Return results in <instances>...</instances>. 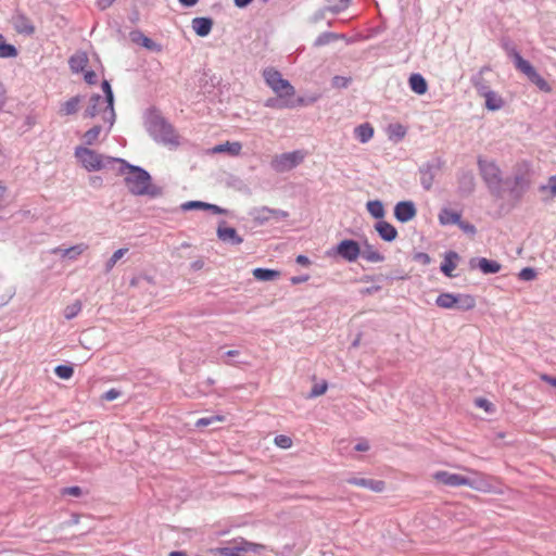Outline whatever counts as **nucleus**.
<instances>
[{"label":"nucleus","instance_id":"49530a36","mask_svg":"<svg viewBox=\"0 0 556 556\" xmlns=\"http://www.w3.org/2000/svg\"><path fill=\"white\" fill-rule=\"evenodd\" d=\"M390 136H396L399 139H402L406 135V128L401 124H393L389 126Z\"/></svg>","mask_w":556,"mask_h":556},{"label":"nucleus","instance_id":"680f3d73","mask_svg":"<svg viewBox=\"0 0 556 556\" xmlns=\"http://www.w3.org/2000/svg\"><path fill=\"white\" fill-rule=\"evenodd\" d=\"M114 1L115 0H98V7L101 10H105L106 8L111 7Z\"/></svg>","mask_w":556,"mask_h":556},{"label":"nucleus","instance_id":"72a5a7b5","mask_svg":"<svg viewBox=\"0 0 556 556\" xmlns=\"http://www.w3.org/2000/svg\"><path fill=\"white\" fill-rule=\"evenodd\" d=\"M88 63V58L85 53H76L70 59V66L74 72L83 71Z\"/></svg>","mask_w":556,"mask_h":556},{"label":"nucleus","instance_id":"69168bd1","mask_svg":"<svg viewBox=\"0 0 556 556\" xmlns=\"http://www.w3.org/2000/svg\"><path fill=\"white\" fill-rule=\"evenodd\" d=\"M308 280V276H303V277H292L291 278V282L293 285H298V283H302V282H305Z\"/></svg>","mask_w":556,"mask_h":556},{"label":"nucleus","instance_id":"8fccbe9b","mask_svg":"<svg viewBox=\"0 0 556 556\" xmlns=\"http://www.w3.org/2000/svg\"><path fill=\"white\" fill-rule=\"evenodd\" d=\"M328 389L327 382H323L321 384H316L312 388L309 397H316L323 395Z\"/></svg>","mask_w":556,"mask_h":556},{"label":"nucleus","instance_id":"3c124183","mask_svg":"<svg viewBox=\"0 0 556 556\" xmlns=\"http://www.w3.org/2000/svg\"><path fill=\"white\" fill-rule=\"evenodd\" d=\"M519 277L522 280H532L535 278V271L532 268L527 267L519 273Z\"/></svg>","mask_w":556,"mask_h":556},{"label":"nucleus","instance_id":"e2e57ef3","mask_svg":"<svg viewBox=\"0 0 556 556\" xmlns=\"http://www.w3.org/2000/svg\"><path fill=\"white\" fill-rule=\"evenodd\" d=\"M541 379L545 382H547L548 384L553 386L556 388V378L554 377H551L548 375H542L541 376Z\"/></svg>","mask_w":556,"mask_h":556},{"label":"nucleus","instance_id":"c756f323","mask_svg":"<svg viewBox=\"0 0 556 556\" xmlns=\"http://www.w3.org/2000/svg\"><path fill=\"white\" fill-rule=\"evenodd\" d=\"M484 71H489V68L488 67L481 68L479 72V75L472 79V85L476 88V90L480 97H482L483 94H485L486 92H489L491 90L490 86L482 77V74L484 73Z\"/></svg>","mask_w":556,"mask_h":556},{"label":"nucleus","instance_id":"338daca9","mask_svg":"<svg viewBox=\"0 0 556 556\" xmlns=\"http://www.w3.org/2000/svg\"><path fill=\"white\" fill-rule=\"evenodd\" d=\"M236 7L238 8H244L247 7L249 3L252 2V0H233Z\"/></svg>","mask_w":556,"mask_h":556},{"label":"nucleus","instance_id":"9b49d317","mask_svg":"<svg viewBox=\"0 0 556 556\" xmlns=\"http://www.w3.org/2000/svg\"><path fill=\"white\" fill-rule=\"evenodd\" d=\"M348 482L350 484L362 486L369 489L374 492H382L386 489V483L381 480H372V479H364V478H353L349 479Z\"/></svg>","mask_w":556,"mask_h":556},{"label":"nucleus","instance_id":"0eeeda50","mask_svg":"<svg viewBox=\"0 0 556 556\" xmlns=\"http://www.w3.org/2000/svg\"><path fill=\"white\" fill-rule=\"evenodd\" d=\"M337 253L340 255L343 260L348 262H355L358 256L361 255V247L358 242L352 240V239H345L342 240L337 245Z\"/></svg>","mask_w":556,"mask_h":556},{"label":"nucleus","instance_id":"6ab92c4d","mask_svg":"<svg viewBox=\"0 0 556 556\" xmlns=\"http://www.w3.org/2000/svg\"><path fill=\"white\" fill-rule=\"evenodd\" d=\"M213 22L207 17H195L192 21V28L197 35L204 37L207 36L212 29Z\"/></svg>","mask_w":556,"mask_h":556},{"label":"nucleus","instance_id":"79ce46f5","mask_svg":"<svg viewBox=\"0 0 556 556\" xmlns=\"http://www.w3.org/2000/svg\"><path fill=\"white\" fill-rule=\"evenodd\" d=\"M225 421V416L223 415H215L211 417H203L197 420L195 426L198 428L210 426L214 422H223Z\"/></svg>","mask_w":556,"mask_h":556},{"label":"nucleus","instance_id":"4468645a","mask_svg":"<svg viewBox=\"0 0 556 556\" xmlns=\"http://www.w3.org/2000/svg\"><path fill=\"white\" fill-rule=\"evenodd\" d=\"M482 98H484L485 108L489 111H498L503 109L505 105V100L503 99V97L493 90H490L489 92L483 94Z\"/></svg>","mask_w":556,"mask_h":556},{"label":"nucleus","instance_id":"f03ea898","mask_svg":"<svg viewBox=\"0 0 556 556\" xmlns=\"http://www.w3.org/2000/svg\"><path fill=\"white\" fill-rule=\"evenodd\" d=\"M114 173L125 177V185L130 193L135 195L156 194L151 184V176L143 168L130 165L119 159Z\"/></svg>","mask_w":556,"mask_h":556},{"label":"nucleus","instance_id":"f704fd0d","mask_svg":"<svg viewBox=\"0 0 556 556\" xmlns=\"http://www.w3.org/2000/svg\"><path fill=\"white\" fill-rule=\"evenodd\" d=\"M479 268L484 274H495L501 270V264L482 257L479 260Z\"/></svg>","mask_w":556,"mask_h":556},{"label":"nucleus","instance_id":"f8f14e48","mask_svg":"<svg viewBox=\"0 0 556 556\" xmlns=\"http://www.w3.org/2000/svg\"><path fill=\"white\" fill-rule=\"evenodd\" d=\"M377 232L379 233L380 238L384 241H393L397 237V230L393 225L386 220H380L375 226Z\"/></svg>","mask_w":556,"mask_h":556},{"label":"nucleus","instance_id":"7ed1b4c3","mask_svg":"<svg viewBox=\"0 0 556 556\" xmlns=\"http://www.w3.org/2000/svg\"><path fill=\"white\" fill-rule=\"evenodd\" d=\"M266 84L271 90L281 99L279 108H294L304 103L302 98L295 99L294 87L286 79L282 78L281 74L275 68H266L263 72Z\"/></svg>","mask_w":556,"mask_h":556},{"label":"nucleus","instance_id":"c03bdc74","mask_svg":"<svg viewBox=\"0 0 556 556\" xmlns=\"http://www.w3.org/2000/svg\"><path fill=\"white\" fill-rule=\"evenodd\" d=\"M101 132V126H94L84 135V140L87 144H92Z\"/></svg>","mask_w":556,"mask_h":556},{"label":"nucleus","instance_id":"cd10ccee","mask_svg":"<svg viewBox=\"0 0 556 556\" xmlns=\"http://www.w3.org/2000/svg\"><path fill=\"white\" fill-rule=\"evenodd\" d=\"M79 104L80 98L73 97L61 105L59 113L63 116L75 114L78 111Z\"/></svg>","mask_w":556,"mask_h":556},{"label":"nucleus","instance_id":"bf43d9fd","mask_svg":"<svg viewBox=\"0 0 556 556\" xmlns=\"http://www.w3.org/2000/svg\"><path fill=\"white\" fill-rule=\"evenodd\" d=\"M355 450L358 452H366L369 450V444L367 441H362L355 445Z\"/></svg>","mask_w":556,"mask_h":556},{"label":"nucleus","instance_id":"e433bc0d","mask_svg":"<svg viewBox=\"0 0 556 556\" xmlns=\"http://www.w3.org/2000/svg\"><path fill=\"white\" fill-rule=\"evenodd\" d=\"M17 55V50L14 46L5 43L2 35H0V58H14Z\"/></svg>","mask_w":556,"mask_h":556},{"label":"nucleus","instance_id":"4c0bfd02","mask_svg":"<svg viewBox=\"0 0 556 556\" xmlns=\"http://www.w3.org/2000/svg\"><path fill=\"white\" fill-rule=\"evenodd\" d=\"M81 307H83L81 302L79 300H76L74 303L67 305L64 308V317L66 319H72V318L76 317L80 313Z\"/></svg>","mask_w":556,"mask_h":556},{"label":"nucleus","instance_id":"ea45409f","mask_svg":"<svg viewBox=\"0 0 556 556\" xmlns=\"http://www.w3.org/2000/svg\"><path fill=\"white\" fill-rule=\"evenodd\" d=\"M55 375L64 380H67L73 377L74 368L68 365H59L54 368Z\"/></svg>","mask_w":556,"mask_h":556},{"label":"nucleus","instance_id":"423d86ee","mask_svg":"<svg viewBox=\"0 0 556 556\" xmlns=\"http://www.w3.org/2000/svg\"><path fill=\"white\" fill-rule=\"evenodd\" d=\"M265 548L264 545L242 540L239 545L233 548L220 547L215 552L222 556H241L242 553L254 552L258 553Z\"/></svg>","mask_w":556,"mask_h":556},{"label":"nucleus","instance_id":"09e8293b","mask_svg":"<svg viewBox=\"0 0 556 556\" xmlns=\"http://www.w3.org/2000/svg\"><path fill=\"white\" fill-rule=\"evenodd\" d=\"M541 191H546L548 190L549 191V194L552 197H556V175L555 176H551L548 178V182L546 186H542L540 188Z\"/></svg>","mask_w":556,"mask_h":556},{"label":"nucleus","instance_id":"1a4fd4ad","mask_svg":"<svg viewBox=\"0 0 556 556\" xmlns=\"http://www.w3.org/2000/svg\"><path fill=\"white\" fill-rule=\"evenodd\" d=\"M394 216L401 223H406L416 216V208L413 202H399L394 207Z\"/></svg>","mask_w":556,"mask_h":556},{"label":"nucleus","instance_id":"4be33fe9","mask_svg":"<svg viewBox=\"0 0 556 556\" xmlns=\"http://www.w3.org/2000/svg\"><path fill=\"white\" fill-rule=\"evenodd\" d=\"M131 40L151 51L160 52L162 50L160 45H157L152 39L148 38L142 33H139V31L131 34Z\"/></svg>","mask_w":556,"mask_h":556},{"label":"nucleus","instance_id":"a18cd8bd","mask_svg":"<svg viewBox=\"0 0 556 556\" xmlns=\"http://www.w3.org/2000/svg\"><path fill=\"white\" fill-rule=\"evenodd\" d=\"M275 444L280 448H290L293 444V441L290 437L285 434H279L275 438Z\"/></svg>","mask_w":556,"mask_h":556},{"label":"nucleus","instance_id":"774afa93","mask_svg":"<svg viewBox=\"0 0 556 556\" xmlns=\"http://www.w3.org/2000/svg\"><path fill=\"white\" fill-rule=\"evenodd\" d=\"M168 556H188V555L184 551H174V552H170Z\"/></svg>","mask_w":556,"mask_h":556},{"label":"nucleus","instance_id":"6e6d98bb","mask_svg":"<svg viewBox=\"0 0 556 556\" xmlns=\"http://www.w3.org/2000/svg\"><path fill=\"white\" fill-rule=\"evenodd\" d=\"M464 231L466 232H469V233H475L476 232V228L473 225L469 224V223H465V222H462L459 220V223L457 224Z\"/></svg>","mask_w":556,"mask_h":556},{"label":"nucleus","instance_id":"aec40b11","mask_svg":"<svg viewBox=\"0 0 556 556\" xmlns=\"http://www.w3.org/2000/svg\"><path fill=\"white\" fill-rule=\"evenodd\" d=\"M14 27L20 34L33 35L35 33V26L25 15H18L15 17Z\"/></svg>","mask_w":556,"mask_h":556},{"label":"nucleus","instance_id":"58836bf2","mask_svg":"<svg viewBox=\"0 0 556 556\" xmlns=\"http://www.w3.org/2000/svg\"><path fill=\"white\" fill-rule=\"evenodd\" d=\"M453 293H441L437 300L435 304L441 308L451 309L453 308Z\"/></svg>","mask_w":556,"mask_h":556},{"label":"nucleus","instance_id":"ddd939ff","mask_svg":"<svg viewBox=\"0 0 556 556\" xmlns=\"http://www.w3.org/2000/svg\"><path fill=\"white\" fill-rule=\"evenodd\" d=\"M453 308L470 311L476 306V299L470 294H453Z\"/></svg>","mask_w":556,"mask_h":556},{"label":"nucleus","instance_id":"473e14b6","mask_svg":"<svg viewBox=\"0 0 556 556\" xmlns=\"http://www.w3.org/2000/svg\"><path fill=\"white\" fill-rule=\"evenodd\" d=\"M181 208L184 211H189V210H193V208L212 210L215 213H220V211H222L218 206H216L214 204H207V203L200 202V201L186 202L181 205Z\"/></svg>","mask_w":556,"mask_h":556},{"label":"nucleus","instance_id":"c9c22d12","mask_svg":"<svg viewBox=\"0 0 556 556\" xmlns=\"http://www.w3.org/2000/svg\"><path fill=\"white\" fill-rule=\"evenodd\" d=\"M366 206L372 217L382 218L384 216V207L379 200L368 201Z\"/></svg>","mask_w":556,"mask_h":556},{"label":"nucleus","instance_id":"2eb2a0df","mask_svg":"<svg viewBox=\"0 0 556 556\" xmlns=\"http://www.w3.org/2000/svg\"><path fill=\"white\" fill-rule=\"evenodd\" d=\"M518 173L515 175L516 187L525 188L530 185V165L528 163H521L517 165Z\"/></svg>","mask_w":556,"mask_h":556},{"label":"nucleus","instance_id":"7c9ffc66","mask_svg":"<svg viewBox=\"0 0 556 556\" xmlns=\"http://www.w3.org/2000/svg\"><path fill=\"white\" fill-rule=\"evenodd\" d=\"M253 276L257 280L269 281L278 278L280 276V273L274 269L255 268L253 270Z\"/></svg>","mask_w":556,"mask_h":556},{"label":"nucleus","instance_id":"39448f33","mask_svg":"<svg viewBox=\"0 0 556 556\" xmlns=\"http://www.w3.org/2000/svg\"><path fill=\"white\" fill-rule=\"evenodd\" d=\"M305 155L306 154L300 150L282 153L273 159L271 166L277 172H287L301 164Z\"/></svg>","mask_w":556,"mask_h":556},{"label":"nucleus","instance_id":"6e6552de","mask_svg":"<svg viewBox=\"0 0 556 556\" xmlns=\"http://www.w3.org/2000/svg\"><path fill=\"white\" fill-rule=\"evenodd\" d=\"M478 163L481 175L489 185H498L501 182V170L493 161L479 159Z\"/></svg>","mask_w":556,"mask_h":556},{"label":"nucleus","instance_id":"13d9d810","mask_svg":"<svg viewBox=\"0 0 556 556\" xmlns=\"http://www.w3.org/2000/svg\"><path fill=\"white\" fill-rule=\"evenodd\" d=\"M96 73L92 72V71H88L85 73V80L88 83V84H94L96 83Z\"/></svg>","mask_w":556,"mask_h":556},{"label":"nucleus","instance_id":"9d476101","mask_svg":"<svg viewBox=\"0 0 556 556\" xmlns=\"http://www.w3.org/2000/svg\"><path fill=\"white\" fill-rule=\"evenodd\" d=\"M102 89L105 93L104 102L106 103L105 109L102 112V119L104 122H109L112 125L113 121H114L115 113H114V109H113V92H112L109 81L104 80L102 83Z\"/></svg>","mask_w":556,"mask_h":556},{"label":"nucleus","instance_id":"de8ad7c7","mask_svg":"<svg viewBox=\"0 0 556 556\" xmlns=\"http://www.w3.org/2000/svg\"><path fill=\"white\" fill-rule=\"evenodd\" d=\"M475 404L478 407L484 409L486 413H493L494 412L493 404L491 402H489L486 399L478 397V399H476Z\"/></svg>","mask_w":556,"mask_h":556},{"label":"nucleus","instance_id":"412c9836","mask_svg":"<svg viewBox=\"0 0 556 556\" xmlns=\"http://www.w3.org/2000/svg\"><path fill=\"white\" fill-rule=\"evenodd\" d=\"M361 254L364 260L370 263H380L384 260V256L368 242H365L363 251L361 250Z\"/></svg>","mask_w":556,"mask_h":556},{"label":"nucleus","instance_id":"5701e85b","mask_svg":"<svg viewBox=\"0 0 556 556\" xmlns=\"http://www.w3.org/2000/svg\"><path fill=\"white\" fill-rule=\"evenodd\" d=\"M513 56H514V60H515V65L516 67L521 71L525 75H527V77L530 79L531 77L534 76V74H536L538 72L534 70V67L527 61L525 60L518 52H514L513 53Z\"/></svg>","mask_w":556,"mask_h":556},{"label":"nucleus","instance_id":"a19ab883","mask_svg":"<svg viewBox=\"0 0 556 556\" xmlns=\"http://www.w3.org/2000/svg\"><path fill=\"white\" fill-rule=\"evenodd\" d=\"M128 252L127 248L116 250L110 260L106 262V271L112 270L115 264Z\"/></svg>","mask_w":556,"mask_h":556},{"label":"nucleus","instance_id":"864d4df0","mask_svg":"<svg viewBox=\"0 0 556 556\" xmlns=\"http://www.w3.org/2000/svg\"><path fill=\"white\" fill-rule=\"evenodd\" d=\"M62 493L77 497L81 495V489L79 486H70L65 488Z\"/></svg>","mask_w":556,"mask_h":556},{"label":"nucleus","instance_id":"dca6fc26","mask_svg":"<svg viewBox=\"0 0 556 556\" xmlns=\"http://www.w3.org/2000/svg\"><path fill=\"white\" fill-rule=\"evenodd\" d=\"M217 236L224 242H230L232 244H240L242 242V238L232 227H218Z\"/></svg>","mask_w":556,"mask_h":556},{"label":"nucleus","instance_id":"20e7f679","mask_svg":"<svg viewBox=\"0 0 556 556\" xmlns=\"http://www.w3.org/2000/svg\"><path fill=\"white\" fill-rule=\"evenodd\" d=\"M75 155L81 165L90 172L101 169H112L114 172L119 160L103 156L93 150L83 147L76 149Z\"/></svg>","mask_w":556,"mask_h":556},{"label":"nucleus","instance_id":"052dcab7","mask_svg":"<svg viewBox=\"0 0 556 556\" xmlns=\"http://www.w3.org/2000/svg\"><path fill=\"white\" fill-rule=\"evenodd\" d=\"M296 263L302 266H308L311 264V261L305 255H298Z\"/></svg>","mask_w":556,"mask_h":556},{"label":"nucleus","instance_id":"603ef678","mask_svg":"<svg viewBox=\"0 0 556 556\" xmlns=\"http://www.w3.org/2000/svg\"><path fill=\"white\" fill-rule=\"evenodd\" d=\"M119 395H121L119 391H117L116 389H110L102 395V399L105 401H114L117 397H119Z\"/></svg>","mask_w":556,"mask_h":556},{"label":"nucleus","instance_id":"5fc2aeb1","mask_svg":"<svg viewBox=\"0 0 556 556\" xmlns=\"http://www.w3.org/2000/svg\"><path fill=\"white\" fill-rule=\"evenodd\" d=\"M333 38V35L331 34H324L319 36L315 42L316 46H323L330 41V39Z\"/></svg>","mask_w":556,"mask_h":556},{"label":"nucleus","instance_id":"a878e982","mask_svg":"<svg viewBox=\"0 0 556 556\" xmlns=\"http://www.w3.org/2000/svg\"><path fill=\"white\" fill-rule=\"evenodd\" d=\"M409 86L417 94H424L427 91V81L420 74H413L409 77Z\"/></svg>","mask_w":556,"mask_h":556},{"label":"nucleus","instance_id":"2f4dec72","mask_svg":"<svg viewBox=\"0 0 556 556\" xmlns=\"http://www.w3.org/2000/svg\"><path fill=\"white\" fill-rule=\"evenodd\" d=\"M355 135L361 142L369 141L374 136V128L370 124L365 123L355 128Z\"/></svg>","mask_w":556,"mask_h":556},{"label":"nucleus","instance_id":"f257e3e1","mask_svg":"<svg viewBox=\"0 0 556 556\" xmlns=\"http://www.w3.org/2000/svg\"><path fill=\"white\" fill-rule=\"evenodd\" d=\"M463 470L473 475L476 478L471 479L459 473H454L446 470H438L432 475V479L438 484L444 486H469L482 492H490L492 490V485L490 483L491 478L489 476L468 467H464Z\"/></svg>","mask_w":556,"mask_h":556},{"label":"nucleus","instance_id":"37998d69","mask_svg":"<svg viewBox=\"0 0 556 556\" xmlns=\"http://www.w3.org/2000/svg\"><path fill=\"white\" fill-rule=\"evenodd\" d=\"M530 80L542 91L544 92H551L552 88L549 84L539 74H534L533 77L530 78Z\"/></svg>","mask_w":556,"mask_h":556},{"label":"nucleus","instance_id":"f3484780","mask_svg":"<svg viewBox=\"0 0 556 556\" xmlns=\"http://www.w3.org/2000/svg\"><path fill=\"white\" fill-rule=\"evenodd\" d=\"M88 250V245L85 243H79L68 249H60L56 248L52 252L54 254H60L62 257H68L71 260H75L77 256L81 255L85 251Z\"/></svg>","mask_w":556,"mask_h":556},{"label":"nucleus","instance_id":"0e129e2a","mask_svg":"<svg viewBox=\"0 0 556 556\" xmlns=\"http://www.w3.org/2000/svg\"><path fill=\"white\" fill-rule=\"evenodd\" d=\"M281 103V99H270L266 102L267 106L280 109L278 105Z\"/></svg>","mask_w":556,"mask_h":556},{"label":"nucleus","instance_id":"a211bd4d","mask_svg":"<svg viewBox=\"0 0 556 556\" xmlns=\"http://www.w3.org/2000/svg\"><path fill=\"white\" fill-rule=\"evenodd\" d=\"M241 150H242V144L240 142L226 141L222 144L215 146L212 149V153H228L232 156H237L240 154Z\"/></svg>","mask_w":556,"mask_h":556},{"label":"nucleus","instance_id":"4d7b16f0","mask_svg":"<svg viewBox=\"0 0 556 556\" xmlns=\"http://www.w3.org/2000/svg\"><path fill=\"white\" fill-rule=\"evenodd\" d=\"M415 260L422 263V264H429L430 263V256L427 253H417L415 255Z\"/></svg>","mask_w":556,"mask_h":556},{"label":"nucleus","instance_id":"393cba45","mask_svg":"<svg viewBox=\"0 0 556 556\" xmlns=\"http://www.w3.org/2000/svg\"><path fill=\"white\" fill-rule=\"evenodd\" d=\"M459 220L460 214L450 208H443L439 214V222L441 225L458 224Z\"/></svg>","mask_w":556,"mask_h":556},{"label":"nucleus","instance_id":"c85d7f7f","mask_svg":"<svg viewBox=\"0 0 556 556\" xmlns=\"http://www.w3.org/2000/svg\"><path fill=\"white\" fill-rule=\"evenodd\" d=\"M103 105L105 106L106 103L104 102V99H102L101 96H99V94L92 96L90 99V105L85 111V116L94 117L96 115H98L100 113V111L98 110V106H103Z\"/></svg>","mask_w":556,"mask_h":556},{"label":"nucleus","instance_id":"bb28decb","mask_svg":"<svg viewBox=\"0 0 556 556\" xmlns=\"http://www.w3.org/2000/svg\"><path fill=\"white\" fill-rule=\"evenodd\" d=\"M456 258H457V254L454 252L446 253V255L444 257V261L441 265V270L447 277H453V271L456 268V262H455Z\"/></svg>","mask_w":556,"mask_h":556},{"label":"nucleus","instance_id":"b1692460","mask_svg":"<svg viewBox=\"0 0 556 556\" xmlns=\"http://www.w3.org/2000/svg\"><path fill=\"white\" fill-rule=\"evenodd\" d=\"M513 56H514V60H515V65L516 67L521 71L525 75H527V77L530 79L531 77L534 76V74H536L538 72L534 70V67L527 61L525 60L518 52H514L513 53Z\"/></svg>","mask_w":556,"mask_h":556}]
</instances>
